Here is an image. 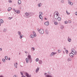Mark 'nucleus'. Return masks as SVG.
<instances>
[{
	"label": "nucleus",
	"mask_w": 77,
	"mask_h": 77,
	"mask_svg": "<svg viewBox=\"0 0 77 77\" xmlns=\"http://www.w3.org/2000/svg\"><path fill=\"white\" fill-rule=\"evenodd\" d=\"M45 20H47V18H46L45 17Z\"/></svg>",
	"instance_id": "nucleus-57"
},
{
	"label": "nucleus",
	"mask_w": 77,
	"mask_h": 77,
	"mask_svg": "<svg viewBox=\"0 0 77 77\" xmlns=\"http://www.w3.org/2000/svg\"><path fill=\"white\" fill-rule=\"evenodd\" d=\"M13 11H14V12H15V11L16 10H15V8H13Z\"/></svg>",
	"instance_id": "nucleus-48"
},
{
	"label": "nucleus",
	"mask_w": 77,
	"mask_h": 77,
	"mask_svg": "<svg viewBox=\"0 0 77 77\" xmlns=\"http://www.w3.org/2000/svg\"><path fill=\"white\" fill-rule=\"evenodd\" d=\"M33 36H34V37H36V33H35V32H33Z\"/></svg>",
	"instance_id": "nucleus-10"
},
{
	"label": "nucleus",
	"mask_w": 77,
	"mask_h": 77,
	"mask_svg": "<svg viewBox=\"0 0 77 77\" xmlns=\"http://www.w3.org/2000/svg\"><path fill=\"white\" fill-rule=\"evenodd\" d=\"M71 38H69L68 39V41H69V42H71Z\"/></svg>",
	"instance_id": "nucleus-34"
},
{
	"label": "nucleus",
	"mask_w": 77,
	"mask_h": 77,
	"mask_svg": "<svg viewBox=\"0 0 77 77\" xmlns=\"http://www.w3.org/2000/svg\"><path fill=\"white\" fill-rule=\"evenodd\" d=\"M56 15L57 17L59 16V13L58 12L56 13Z\"/></svg>",
	"instance_id": "nucleus-27"
},
{
	"label": "nucleus",
	"mask_w": 77,
	"mask_h": 77,
	"mask_svg": "<svg viewBox=\"0 0 77 77\" xmlns=\"http://www.w3.org/2000/svg\"><path fill=\"white\" fill-rule=\"evenodd\" d=\"M64 50H66V48H64Z\"/></svg>",
	"instance_id": "nucleus-63"
},
{
	"label": "nucleus",
	"mask_w": 77,
	"mask_h": 77,
	"mask_svg": "<svg viewBox=\"0 0 77 77\" xmlns=\"http://www.w3.org/2000/svg\"><path fill=\"white\" fill-rule=\"evenodd\" d=\"M42 12H40L39 13V15H42Z\"/></svg>",
	"instance_id": "nucleus-33"
},
{
	"label": "nucleus",
	"mask_w": 77,
	"mask_h": 77,
	"mask_svg": "<svg viewBox=\"0 0 77 77\" xmlns=\"http://www.w3.org/2000/svg\"><path fill=\"white\" fill-rule=\"evenodd\" d=\"M45 75H46V74H47V73H45L44 74Z\"/></svg>",
	"instance_id": "nucleus-58"
},
{
	"label": "nucleus",
	"mask_w": 77,
	"mask_h": 77,
	"mask_svg": "<svg viewBox=\"0 0 77 77\" xmlns=\"http://www.w3.org/2000/svg\"><path fill=\"white\" fill-rule=\"evenodd\" d=\"M39 18L40 19H42V17L41 15H39Z\"/></svg>",
	"instance_id": "nucleus-25"
},
{
	"label": "nucleus",
	"mask_w": 77,
	"mask_h": 77,
	"mask_svg": "<svg viewBox=\"0 0 77 77\" xmlns=\"http://www.w3.org/2000/svg\"><path fill=\"white\" fill-rule=\"evenodd\" d=\"M61 2L63 3H64V1L63 0H61Z\"/></svg>",
	"instance_id": "nucleus-47"
},
{
	"label": "nucleus",
	"mask_w": 77,
	"mask_h": 77,
	"mask_svg": "<svg viewBox=\"0 0 77 77\" xmlns=\"http://www.w3.org/2000/svg\"><path fill=\"white\" fill-rule=\"evenodd\" d=\"M22 77H26V76L23 75V76H22Z\"/></svg>",
	"instance_id": "nucleus-54"
},
{
	"label": "nucleus",
	"mask_w": 77,
	"mask_h": 77,
	"mask_svg": "<svg viewBox=\"0 0 77 77\" xmlns=\"http://www.w3.org/2000/svg\"><path fill=\"white\" fill-rule=\"evenodd\" d=\"M33 36V35H30V38H34V36Z\"/></svg>",
	"instance_id": "nucleus-22"
},
{
	"label": "nucleus",
	"mask_w": 77,
	"mask_h": 77,
	"mask_svg": "<svg viewBox=\"0 0 77 77\" xmlns=\"http://www.w3.org/2000/svg\"><path fill=\"white\" fill-rule=\"evenodd\" d=\"M68 2H69V4L70 5H73V3L71 2V1H70V0H68Z\"/></svg>",
	"instance_id": "nucleus-6"
},
{
	"label": "nucleus",
	"mask_w": 77,
	"mask_h": 77,
	"mask_svg": "<svg viewBox=\"0 0 77 77\" xmlns=\"http://www.w3.org/2000/svg\"><path fill=\"white\" fill-rule=\"evenodd\" d=\"M74 54H75V55H77V52H76L75 51V52H74Z\"/></svg>",
	"instance_id": "nucleus-43"
},
{
	"label": "nucleus",
	"mask_w": 77,
	"mask_h": 77,
	"mask_svg": "<svg viewBox=\"0 0 77 77\" xmlns=\"http://www.w3.org/2000/svg\"><path fill=\"white\" fill-rule=\"evenodd\" d=\"M54 24L55 25H57V24H58V23L57 22H54Z\"/></svg>",
	"instance_id": "nucleus-28"
},
{
	"label": "nucleus",
	"mask_w": 77,
	"mask_h": 77,
	"mask_svg": "<svg viewBox=\"0 0 77 77\" xmlns=\"http://www.w3.org/2000/svg\"><path fill=\"white\" fill-rule=\"evenodd\" d=\"M58 51V53H60L61 51L60 50V49H58L57 50Z\"/></svg>",
	"instance_id": "nucleus-36"
},
{
	"label": "nucleus",
	"mask_w": 77,
	"mask_h": 77,
	"mask_svg": "<svg viewBox=\"0 0 77 77\" xmlns=\"http://www.w3.org/2000/svg\"><path fill=\"white\" fill-rule=\"evenodd\" d=\"M29 62H30V63H31V62H32V58H31L30 59H29Z\"/></svg>",
	"instance_id": "nucleus-30"
},
{
	"label": "nucleus",
	"mask_w": 77,
	"mask_h": 77,
	"mask_svg": "<svg viewBox=\"0 0 77 77\" xmlns=\"http://www.w3.org/2000/svg\"><path fill=\"white\" fill-rule=\"evenodd\" d=\"M68 11H67V10L66 11V14H67L68 13Z\"/></svg>",
	"instance_id": "nucleus-60"
},
{
	"label": "nucleus",
	"mask_w": 77,
	"mask_h": 77,
	"mask_svg": "<svg viewBox=\"0 0 77 77\" xmlns=\"http://www.w3.org/2000/svg\"><path fill=\"white\" fill-rule=\"evenodd\" d=\"M25 75L27 77H31V75H29V74L27 72L25 73Z\"/></svg>",
	"instance_id": "nucleus-4"
},
{
	"label": "nucleus",
	"mask_w": 77,
	"mask_h": 77,
	"mask_svg": "<svg viewBox=\"0 0 77 77\" xmlns=\"http://www.w3.org/2000/svg\"><path fill=\"white\" fill-rule=\"evenodd\" d=\"M14 77H17V76L16 75H14Z\"/></svg>",
	"instance_id": "nucleus-51"
},
{
	"label": "nucleus",
	"mask_w": 77,
	"mask_h": 77,
	"mask_svg": "<svg viewBox=\"0 0 77 77\" xmlns=\"http://www.w3.org/2000/svg\"><path fill=\"white\" fill-rule=\"evenodd\" d=\"M45 77H52V75H51L48 74L45 75Z\"/></svg>",
	"instance_id": "nucleus-9"
},
{
	"label": "nucleus",
	"mask_w": 77,
	"mask_h": 77,
	"mask_svg": "<svg viewBox=\"0 0 77 77\" xmlns=\"http://www.w3.org/2000/svg\"><path fill=\"white\" fill-rule=\"evenodd\" d=\"M67 14H68V15H69V13H67Z\"/></svg>",
	"instance_id": "nucleus-56"
},
{
	"label": "nucleus",
	"mask_w": 77,
	"mask_h": 77,
	"mask_svg": "<svg viewBox=\"0 0 77 77\" xmlns=\"http://www.w3.org/2000/svg\"><path fill=\"white\" fill-rule=\"evenodd\" d=\"M8 2L9 3H12V1L11 0H8Z\"/></svg>",
	"instance_id": "nucleus-41"
},
{
	"label": "nucleus",
	"mask_w": 77,
	"mask_h": 77,
	"mask_svg": "<svg viewBox=\"0 0 77 77\" xmlns=\"http://www.w3.org/2000/svg\"><path fill=\"white\" fill-rule=\"evenodd\" d=\"M20 74L22 75H23V72H20Z\"/></svg>",
	"instance_id": "nucleus-46"
},
{
	"label": "nucleus",
	"mask_w": 77,
	"mask_h": 77,
	"mask_svg": "<svg viewBox=\"0 0 77 77\" xmlns=\"http://www.w3.org/2000/svg\"><path fill=\"white\" fill-rule=\"evenodd\" d=\"M56 54V52H52L50 55V56H53V55H54V54Z\"/></svg>",
	"instance_id": "nucleus-5"
},
{
	"label": "nucleus",
	"mask_w": 77,
	"mask_h": 77,
	"mask_svg": "<svg viewBox=\"0 0 77 77\" xmlns=\"http://www.w3.org/2000/svg\"><path fill=\"white\" fill-rule=\"evenodd\" d=\"M25 53L27 54V53L28 52H27V51H25Z\"/></svg>",
	"instance_id": "nucleus-55"
},
{
	"label": "nucleus",
	"mask_w": 77,
	"mask_h": 77,
	"mask_svg": "<svg viewBox=\"0 0 77 77\" xmlns=\"http://www.w3.org/2000/svg\"><path fill=\"white\" fill-rule=\"evenodd\" d=\"M12 17H8V19H9V20H11V19H12Z\"/></svg>",
	"instance_id": "nucleus-45"
},
{
	"label": "nucleus",
	"mask_w": 77,
	"mask_h": 77,
	"mask_svg": "<svg viewBox=\"0 0 77 77\" xmlns=\"http://www.w3.org/2000/svg\"><path fill=\"white\" fill-rule=\"evenodd\" d=\"M75 15H77V12H76L75 13Z\"/></svg>",
	"instance_id": "nucleus-50"
},
{
	"label": "nucleus",
	"mask_w": 77,
	"mask_h": 77,
	"mask_svg": "<svg viewBox=\"0 0 77 77\" xmlns=\"http://www.w3.org/2000/svg\"><path fill=\"white\" fill-rule=\"evenodd\" d=\"M6 31H7V29H6V28H4V30H3V32H6Z\"/></svg>",
	"instance_id": "nucleus-20"
},
{
	"label": "nucleus",
	"mask_w": 77,
	"mask_h": 77,
	"mask_svg": "<svg viewBox=\"0 0 77 77\" xmlns=\"http://www.w3.org/2000/svg\"><path fill=\"white\" fill-rule=\"evenodd\" d=\"M68 11H67V10L66 11V14H67L68 13Z\"/></svg>",
	"instance_id": "nucleus-61"
},
{
	"label": "nucleus",
	"mask_w": 77,
	"mask_h": 77,
	"mask_svg": "<svg viewBox=\"0 0 77 77\" xmlns=\"http://www.w3.org/2000/svg\"><path fill=\"white\" fill-rule=\"evenodd\" d=\"M23 36H23V35H20V39H21L22 38H23Z\"/></svg>",
	"instance_id": "nucleus-23"
},
{
	"label": "nucleus",
	"mask_w": 77,
	"mask_h": 77,
	"mask_svg": "<svg viewBox=\"0 0 77 77\" xmlns=\"http://www.w3.org/2000/svg\"><path fill=\"white\" fill-rule=\"evenodd\" d=\"M25 17L26 18H29V17H31V16H32V14L31 12L27 13V12H26L25 13Z\"/></svg>",
	"instance_id": "nucleus-1"
},
{
	"label": "nucleus",
	"mask_w": 77,
	"mask_h": 77,
	"mask_svg": "<svg viewBox=\"0 0 77 77\" xmlns=\"http://www.w3.org/2000/svg\"><path fill=\"white\" fill-rule=\"evenodd\" d=\"M32 49L33 51H34V50H35V48H32Z\"/></svg>",
	"instance_id": "nucleus-42"
},
{
	"label": "nucleus",
	"mask_w": 77,
	"mask_h": 77,
	"mask_svg": "<svg viewBox=\"0 0 77 77\" xmlns=\"http://www.w3.org/2000/svg\"><path fill=\"white\" fill-rule=\"evenodd\" d=\"M14 63V65L15 68H17V65H15V63Z\"/></svg>",
	"instance_id": "nucleus-32"
},
{
	"label": "nucleus",
	"mask_w": 77,
	"mask_h": 77,
	"mask_svg": "<svg viewBox=\"0 0 77 77\" xmlns=\"http://www.w3.org/2000/svg\"><path fill=\"white\" fill-rule=\"evenodd\" d=\"M0 23H1L2 24V23H3V20L1 19L0 20Z\"/></svg>",
	"instance_id": "nucleus-18"
},
{
	"label": "nucleus",
	"mask_w": 77,
	"mask_h": 77,
	"mask_svg": "<svg viewBox=\"0 0 77 77\" xmlns=\"http://www.w3.org/2000/svg\"><path fill=\"white\" fill-rule=\"evenodd\" d=\"M69 56L71 57L72 58L73 57L74 55V54H73L72 52L70 53L69 54Z\"/></svg>",
	"instance_id": "nucleus-3"
},
{
	"label": "nucleus",
	"mask_w": 77,
	"mask_h": 77,
	"mask_svg": "<svg viewBox=\"0 0 77 77\" xmlns=\"http://www.w3.org/2000/svg\"><path fill=\"white\" fill-rule=\"evenodd\" d=\"M8 60H11V58H8Z\"/></svg>",
	"instance_id": "nucleus-52"
},
{
	"label": "nucleus",
	"mask_w": 77,
	"mask_h": 77,
	"mask_svg": "<svg viewBox=\"0 0 77 77\" xmlns=\"http://www.w3.org/2000/svg\"><path fill=\"white\" fill-rule=\"evenodd\" d=\"M5 59H6V60H8V57L7 56H5Z\"/></svg>",
	"instance_id": "nucleus-35"
},
{
	"label": "nucleus",
	"mask_w": 77,
	"mask_h": 77,
	"mask_svg": "<svg viewBox=\"0 0 77 77\" xmlns=\"http://www.w3.org/2000/svg\"><path fill=\"white\" fill-rule=\"evenodd\" d=\"M31 57H31V55H29L28 56V58L29 59H31Z\"/></svg>",
	"instance_id": "nucleus-16"
},
{
	"label": "nucleus",
	"mask_w": 77,
	"mask_h": 77,
	"mask_svg": "<svg viewBox=\"0 0 77 77\" xmlns=\"http://www.w3.org/2000/svg\"><path fill=\"white\" fill-rule=\"evenodd\" d=\"M66 51L67 54H68V50H66Z\"/></svg>",
	"instance_id": "nucleus-39"
},
{
	"label": "nucleus",
	"mask_w": 77,
	"mask_h": 77,
	"mask_svg": "<svg viewBox=\"0 0 77 77\" xmlns=\"http://www.w3.org/2000/svg\"><path fill=\"white\" fill-rule=\"evenodd\" d=\"M54 18H55V19H57V18H58V17H57V16H56L55 15L54 16Z\"/></svg>",
	"instance_id": "nucleus-29"
},
{
	"label": "nucleus",
	"mask_w": 77,
	"mask_h": 77,
	"mask_svg": "<svg viewBox=\"0 0 77 77\" xmlns=\"http://www.w3.org/2000/svg\"><path fill=\"white\" fill-rule=\"evenodd\" d=\"M64 24H67L68 23V21H66L65 22H64Z\"/></svg>",
	"instance_id": "nucleus-40"
},
{
	"label": "nucleus",
	"mask_w": 77,
	"mask_h": 77,
	"mask_svg": "<svg viewBox=\"0 0 77 77\" xmlns=\"http://www.w3.org/2000/svg\"><path fill=\"white\" fill-rule=\"evenodd\" d=\"M29 59L28 58H27L26 59V61L27 63H29Z\"/></svg>",
	"instance_id": "nucleus-11"
},
{
	"label": "nucleus",
	"mask_w": 77,
	"mask_h": 77,
	"mask_svg": "<svg viewBox=\"0 0 77 77\" xmlns=\"http://www.w3.org/2000/svg\"><path fill=\"white\" fill-rule=\"evenodd\" d=\"M45 32L46 34H48V30L47 29L45 30Z\"/></svg>",
	"instance_id": "nucleus-19"
},
{
	"label": "nucleus",
	"mask_w": 77,
	"mask_h": 77,
	"mask_svg": "<svg viewBox=\"0 0 77 77\" xmlns=\"http://www.w3.org/2000/svg\"><path fill=\"white\" fill-rule=\"evenodd\" d=\"M16 65H18V63H16Z\"/></svg>",
	"instance_id": "nucleus-59"
},
{
	"label": "nucleus",
	"mask_w": 77,
	"mask_h": 77,
	"mask_svg": "<svg viewBox=\"0 0 77 77\" xmlns=\"http://www.w3.org/2000/svg\"><path fill=\"white\" fill-rule=\"evenodd\" d=\"M38 63L39 64H41L42 63V61L41 60H39L38 61Z\"/></svg>",
	"instance_id": "nucleus-14"
},
{
	"label": "nucleus",
	"mask_w": 77,
	"mask_h": 77,
	"mask_svg": "<svg viewBox=\"0 0 77 77\" xmlns=\"http://www.w3.org/2000/svg\"><path fill=\"white\" fill-rule=\"evenodd\" d=\"M57 20L58 21H60L61 20V18H60V17H58L57 18Z\"/></svg>",
	"instance_id": "nucleus-17"
},
{
	"label": "nucleus",
	"mask_w": 77,
	"mask_h": 77,
	"mask_svg": "<svg viewBox=\"0 0 77 77\" xmlns=\"http://www.w3.org/2000/svg\"><path fill=\"white\" fill-rule=\"evenodd\" d=\"M11 9H12V8H11V7H9L8 8V11H11Z\"/></svg>",
	"instance_id": "nucleus-21"
},
{
	"label": "nucleus",
	"mask_w": 77,
	"mask_h": 77,
	"mask_svg": "<svg viewBox=\"0 0 77 77\" xmlns=\"http://www.w3.org/2000/svg\"><path fill=\"white\" fill-rule=\"evenodd\" d=\"M67 60L68 62H69V61H71V58H69L68 59H67Z\"/></svg>",
	"instance_id": "nucleus-15"
},
{
	"label": "nucleus",
	"mask_w": 77,
	"mask_h": 77,
	"mask_svg": "<svg viewBox=\"0 0 77 77\" xmlns=\"http://www.w3.org/2000/svg\"><path fill=\"white\" fill-rule=\"evenodd\" d=\"M44 24H45V25H46V26H48V25H49V22L47 21V22L44 23Z\"/></svg>",
	"instance_id": "nucleus-7"
},
{
	"label": "nucleus",
	"mask_w": 77,
	"mask_h": 77,
	"mask_svg": "<svg viewBox=\"0 0 77 77\" xmlns=\"http://www.w3.org/2000/svg\"><path fill=\"white\" fill-rule=\"evenodd\" d=\"M41 5V3H40V4L38 5V6L39 7H41V5Z\"/></svg>",
	"instance_id": "nucleus-31"
},
{
	"label": "nucleus",
	"mask_w": 77,
	"mask_h": 77,
	"mask_svg": "<svg viewBox=\"0 0 77 77\" xmlns=\"http://www.w3.org/2000/svg\"><path fill=\"white\" fill-rule=\"evenodd\" d=\"M63 26H61L60 27V28L61 29H63Z\"/></svg>",
	"instance_id": "nucleus-44"
},
{
	"label": "nucleus",
	"mask_w": 77,
	"mask_h": 77,
	"mask_svg": "<svg viewBox=\"0 0 77 77\" xmlns=\"http://www.w3.org/2000/svg\"><path fill=\"white\" fill-rule=\"evenodd\" d=\"M38 61H39V59H38V58L36 59V62H38Z\"/></svg>",
	"instance_id": "nucleus-38"
},
{
	"label": "nucleus",
	"mask_w": 77,
	"mask_h": 77,
	"mask_svg": "<svg viewBox=\"0 0 77 77\" xmlns=\"http://www.w3.org/2000/svg\"><path fill=\"white\" fill-rule=\"evenodd\" d=\"M2 61L3 62H5V59H2Z\"/></svg>",
	"instance_id": "nucleus-37"
},
{
	"label": "nucleus",
	"mask_w": 77,
	"mask_h": 77,
	"mask_svg": "<svg viewBox=\"0 0 77 77\" xmlns=\"http://www.w3.org/2000/svg\"><path fill=\"white\" fill-rule=\"evenodd\" d=\"M0 77H3L2 75L0 76Z\"/></svg>",
	"instance_id": "nucleus-62"
},
{
	"label": "nucleus",
	"mask_w": 77,
	"mask_h": 77,
	"mask_svg": "<svg viewBox=\"0 0 77 77\" xmlns=\"http://www.w3.org/2000/svg\"><path fill=\"white\" fill-rule=\"evenodd\" d=\"M72 52L73 53H74L75 52V51L74 49H72Z\"/></svg>",
	"instance_id": "nucleus-26"
},
{
	"label": "nucleus",
	"mask_w": 77,
	"mask_h": 77,
	"mask_svg": "<svg viewBox=\"0 0 77 77\" xmlns=\"http://www.w3.org/2000/svg\"><path fill=\"white\" fill-rule=\"evenodd\" d=\"M39 70V68L38 67L35 70L36 72H38V71Z\"/></svg>",
	"instance_id": "nucleus-12"
},
{
	"label": "nucleus",
	"mask_w": 77,
	"mask_h": 77,
	"mask_svg": "<svg viewBox=\"0 0 77 77\" xmlns=\"http://www.w3.org/2000/svg\"><path fill=\"white\" fill-rule=\"evenodd\" d=\"M15 12H16V13H17V14H20V11L19 10H17L16 11H15Z\"/></svg>",
	"instance_id": "nucleus-8"
},
{
	"label": "nucleus",
	"mask_w": 77,
	"mask_h": 77,
	"mask_svg": "<svg viewBox=\"0 0 77 77\" xmlns=\"http://www.w3.org/2000/svg\"><path fill=\"white\" fill-rule=\"evenodd\" d=\"M37 30H38V32H39V29H38Z\"/></svg>",
	"instance_id": "nucleus-64"
},
{
	"label": "nucleus",
	"mask_w": 77,
	"mask_h": 77,
	"mask_svg": "<svg viewBox=\"0 0 77 77\" xmlns=\"http://www.w3.org/2000/svg\"><path fill=\"white\" fill-rule=\"evenodd\" d=\"M18 34L19 35V36L21 35V32L20 31H18Z\"/></svg>",
	"instance_id": "nucleus-24"
},
{
	"label": "nucleus",
	"mask_w": 77,
	"mask_h": 77,
	"mask_svg": "<svg viewBox=\"0 0 77 77\" xmlns=\"http://www.w3.org/2000/svg\"><path fill=\"white\" fill-rule=\"evenodd\" d=\"M21 0H19L18 1V4L19 5H20V4H21Z\"/></svg>",
	"instance_id": "nucleus-13"
},
{
	"label": "nucleus",
	"mask_w": 77,
	"mask_h": 77,
	"mask_svg": "<svg viewBox=\"0 0 77 77\" xmlns=\"http://www.w3.org/2000/svg\"><path fill=\"white\" fill-rule=\"evenodd\" d=\"M69 23H71V21L70 20H69Z\"/></svg>",
	"instance_id": "nucleus-49"
},
{
	"label": "nucleus",
	"mask_w": 77,
	"mask_h": 77,
	"mask_svg": "<svg viewBox=\"0 0 77 77\" xmlns=\"http://www.w3.org/2000/svg\"><path fill=\"white\" fill-rule=\"evenodd\" d=\"M2 51V48H0V51Z\"/></svg>",
	"instance_id": "nucleus-53"
},
{
	"label": "nucleus",
	"mask_w": 77,
	"mask_h": 77,
	"mask_svg": "<svg viewBox=\"0 0 77 77\" xmlns=\"http://www.w3.org/2000/svg\"><path fill=\"white\" fill-rule=\"evenodd\" d=\"M39 32L41 34H43L44 33V30L42 29H40L39 31Z\"/></svg>",
	"instance_id": "nucleus-2"
}]
</instances>
